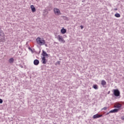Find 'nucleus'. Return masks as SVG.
Returning a JSON list of instances; mask_svg holds the SVG:
<instances>
[{
	"mask_svg": "<svg viewBox=\"0 0 124 124\" xmlns=\"http://www.w3.org/2000/svg\"><path fill=\"white\" fill-rule=\"evenodd\" d=\"M114 10H118V9H115Z\"/></svg>",
	"mask_w": 124,
	"mask_h": 124,
	"instance_id": "obj_23",
	"label": "nucleus"
},
{
	"mask_svg": "<svg viewBox=\"0 0 124 124\" xmlns=\"http://www.w3.org/2000/svg\"><path fill=\"white\" fill-rule=\"evenodd\" d=\"M33 64L34 65L37 66L39 64V61L38 60H35L33 62Z\"/></svg>",
	"mask_w": 124,
	"mask_h": 124,
	"instance_id": "obj_11",
	"label": "nucleus"
},
{
	"mask_svg": "<svg viewBox=\"0 0 124 124\" xmlns=\"http://www.w3.org/2000/svg\"><path fill=\"white\" fill-rule=\"evenodd\" d=\"M113 94L115 96L119 97L120 96V91L118 89H114L113 90Z\"/></svg>",
	"mask_w": 124,
	"mask_h": 124,
	"instance_id": "obj_3",
	"label": "nucleus"
},
{
	"mask_svg": "<svg viewBox=\"0 0 124 124\" xmlns=\"http://www.w3.org/2000/svg\"><path fill=\"white\" fill-rule=\"evenodd\" d=\"M115 16H120V15L119 14H116L115 15Z\"/></svg>",
	"mask_w": 124,
	"mask_h": 124,
	"instance_id": "obj_19",
	"label": "nucleus"
},
{
	"mask_svg": "<svg viewBox=\"0 0 124 124\" xmlns=\"http://www.w3.org/2000/svg\"><path fill=\"white\" fill-rule=\"evenodd\" d=\"M42 62L43 64H46L47 61L46 59V57H43L42 58Z\"/></svg>",
	"mask_w": 124,
	"mask_h": 124,
	"instance_id": "obj_7",
	"label": "nucleus"
},
{
	"mask_svg": "<svg viewBox=\"0 0 124 124\" xmlns=\"http://www.w3.org/2000/svg\"><path fill=\"white\" fill-rule=\"evenodd\" d=\"M119 111V109L115 108L109 111V113H117Z\"/></svg>",
	"mask_w": 124,
	"mask_h": 124,
	"instance_id": "obj_9",
	"label": "nucleus"
},
{
	"mask_svg": "<svg viewBox=\"0 0 124 124\" xmlns=\"http://www.w3.org/2000/svg\"><path fill=\"white\" fill-rule=\"evenodd\" d=\"M36 40L37 44L40 46L45 45L46 44V41L44 40V39H42L40 37H38Z\"/></svg>",
	"mask_w": 124,
	"mask_h": 124,
	"instance_id": "obj_1",
	"label": "nucleus"
},
{
	"mask_svg": "<svg viewBox=\"0 0 124 124\" xmlns=\"http://www.w3.org/2000/svg\"><path fill=\"white\" fill-rule=\"evenodd\" d=\"M116 17H120V16H116Z\"/></svg>",
	"mask_w": 124,
	"mask_h": 124,
	"instance_id": "obj_24",
	"label": "nucleus"
},
{
	"mask_svg": "<svg viewBox=\"0 0 124 124\" xmlns=\"http://www.w3.org/2000/svg\"><path fill=\"white\" fill-rule=\"evenodd\" d=\"M14 62V59L13 58H11L9 60V63L11 64V63H13Z\"/></svg>",
	"mask_w": 124,
	"mask_h": 124,
	"instance_id": "obj_14",
	"label": "nucleus"
},
{
	"mask_svg": "<svg viewBox=\"0 0 124 124\" xmlns=\"http://www.w3.org/2000/svg\"><path fill=\"white\" fill-rule=\"evenodd\" d=\"M80 28H81V30H82V29H83L84 27L83 26H80Z\"/></svg>",
	"mask_w": 124,
	"mask_h": 124,
	"instance_id": "obj_21",
	"label": "nucleus"
},
{
	"mask_svg": "<svg viewBox=\"0 0 124 124\" xmlns=\"http://www.w3.org/2000/svg\"><path fill=\"white\" fill-rule=\"evenodd\" d=\"M42 55L43 56V57H46V58L48 57V55L47 54V53L46 52H45L44 50L42 51Z\"/></svg>",
	"mask_w": 124,
	"mask_h": 124,
	"instance_id": "obj_10",
	"label": "nucleus"
},
{
	"mask_svg": "<svg viewBox=\"0 0 124 124\" xmlns=\"http://www.w3.org/2000/svg\"><path fill=\"white\" fill-rule=\"evenodd\" d=\"M2 33H3L2 31H0V36L1 35V34H2Z\"/></svg>",
	"mask_w": 124,
	"mask_h": 124,
	"instance_id": "obj_18",
	"label": "nucleus"
},
{
	"mask_svg": "<svg viewBox=\"0 0 124 124\" xmlns=\"http://www.w3.org/2000/svg\"><path fill=\"white\" fill-rule=\"evenodd\" d=\"M101 84L103 87H104L107 85V82L105 80H103L101 81Z\"/></svg>",
	"mask_w": 124,
	"mask_h": 124,
	"instance_id": "obj_13",
	"label": "nucleus"
},
{
	"mask_svg": "<svg viewBox=\"0 0 124 124\" xmlns=\"http://www.w3.org/2000/svg\"><path fill=\"white\" fill-rule=\"evenodd\" d=\"M109 113H110V111H109V112H108V113H107V115H108Z\"/></svg>",
	"mask_w": 124,
	"mask_h": 124,
	"instance_id": "obj_22",
	"label": "nucleus"
},
{
	"mask_svg": "<svg viewBox=\"0 0 124 124\" xmlns=\"http://www.w3.org/2000/svg\"><path fill=\"white\" fill-rule=\"evenodd\" d=\"M121 119H122V120H124V116L122 117H121Z\"/></svg>",
	"mask_w": 124,
	"mask_h": 124,
	"instance_id": "obj_20",
	"label": "nucleus"
},
{
	"mask_svg": "<svg viewBox=\"0 0 124 124\" xmlns=\"http://www.w3.org/2000/svg\"><path fill=\"white\" fill-rule=\"evenodd\" d=\"M3 103V100L2 99H0V104H2Z\"/></svg>",
	"mask_w": 124,
	"mask_h": 124,
	"instance_id": "obj_17",
	"label": "nucleus"
},
{
	"mask_svg": "<svg viewBox=\"0 0 124 124\" xmlns=\"http://www.w3.org/2000/svg\"><path fill=\"white\" fill-rule=\"evenodd\" d=\"M67 31L66 29H65L64 28H62V29H61V32L62 34H64V33H66Z\"/></svg>",
	"mask_w": 124,
	"mask_h": 124,
	"instance_id": "obj_12",
	"label": "nucleus"
},
{
	"mask_svg": "<svg viewBox=\"0 0 124 124\" xmlns=\"http://www.w3.org/2000/svg\"><path fill=\"white\" fill-rule=\"evenodd\" d=\"M114 108H117V109L120 110L122 107V104L119 103H115L114 106Z\"/></svg>",
	"mask_w": 124,
	"mask_h": 124,
	"instance_id": "obj_5",
	"label": "nucleus"
},
{
	"mask_svg": "<svg viewBox=\"0 0 124 124\" xmlns=\"http://www.w3.org/2000/svg\"><path fill=\"white\" fill-rule=\"evenodd\" d=\"M103 117V115L102 114H95L93 116V119H96L97 118H99Z\"/></svg>",
	"mask_w": 124,
	"mask_h": 124,
	"instance_id": "obj_6",
	"label": "nucleus"
},
{
	"mask_svg": "<svg viewBox=\"0 0 124 124\" xmlns=\"http://www.w3.org/2000/svg\"><path fill=\"white\" fill-rule=\"evenodd\" d=\"M57 39L62 44H64L65 43V40L63 39L62 36L59 35L57 37Z\"/></svg>",
	"mask_w": 124,
	"mask_h": 124,
	"instance_id": "obj_2",
	"label": "nucleus"
},
{
	"mask_svg": "<svg viewBox=\"0 0 124 124\" xmlns=\"http://www.w3.org/2000/svg\"><path fill=\"white\" fill-rule=\"evenodd\" d=\"M31 9L32 12H33V13L36 12V10L35 6L33 5H31Z\"/></svg>",
	"mask_w": 124,
	"mask_h": 124,
	"instance_id": "obj_8",
	"label": "nucleus"
},
{
	"mask_svg": "<svg viewBox=\"0 0 124 124\" xmlns=\"http://www.w3.org/2000/svg\"><path fill=\"white\" fill-rule=\"evenodd\" d=\"M93 88L95 90H98V86L96 84H93Z\"/></svg>",
	"mask_w": 124,
	"mask_h": 124,
	"instance_id": "obj_15",
	"label": "nucleus"
},
{
	"mask_svg": "<svg viewBox=\"0 0 124 124\" xmlns=\"http://www.w3.org/2000/svg\"><path fill=\"white\" fill-rule=\"evenodd\" d=\"M108 109L107 107H104L103 108L102 110H106Z\"/></svg>",
	"mask_w": 124,
	"mask_h": 124,
	"instance_id": "obj_16",
	"label": "nucleus"
},
{
	"mask_svg": "<svg viewBox=\"0 0 124 124\" xmlns=\"http://www.w3.org/2000/svg\"><path fill=\"white\" fill-rule=\"evenodd\" d=\"M54 12L55 15H61V13L59 9H58L57 8H54Z\"/></svg>",
	"mask_w": 124,
	"mask_h": 124,
	"instance_id": "obj_4",
	"label": "nucleus"
}]
</instances>
